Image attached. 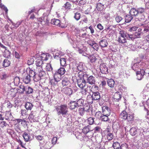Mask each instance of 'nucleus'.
<instances>
[{"instance_id": "obj_15", "label": "nucleus", "mask_w": 149, "mask_h": 149, "mask_svg": "<svg viewBox=\"0 0 149 149\" xmlns=\"http://www.w3.org/2000/svg\"><path fill=\"white\" fill-rule=\"evenodd\" d=\"M87 83L90 84H95V78L93 76H90L87 78Z\"/></svg>"}, {"instance_id": "obj_36", "label": "nucleus", "mask_w": 149, "mask_h": 149, "mask_svg": "<svg viewBox=\"0 0 149 149\" xmlns=\"http://www.w3.org/2000/svg\"><path fill=\"white\" fill-rule=\"evenodd\" d=\"M3 56L6 58H8L10 56V51L7 49V48L5 49V51L3 52Z\"/></svg>"}, {"instance_id": "obj_53", "label": "nucleus", "mask_w": 149, "mask_h": 149, "mask_svg": "<svg viewBox=\"0 0 149 149\" xmlns=\"http://www.w3.org/2000/svg\"><path fill=\"white\" fill-rule=\"evenodd\" d=\"M0 7L1 9H3L5 11L6 14H7L8 11V9L7 7L4 5H3L1 2L0 3Z\"/></svg>"}, {"instance_id": "obj_9", "label": "nucleus", "mask_w": 149, "mask_h": 149, "mask_svg": "<svg viewBox=\"0 0 149 149\" xmlns=\"http://www.w3.org/2000/svg\"><path fill=\"white\" fill-rule=\"evenodd\" d=\"M28 118L31 123L37 122L38 121L36 116L33 113V111L31 112Z\"/></svg>"}, {"instance_id": "obj_19", "label": "nucleus", "mask_w": 149, "mask_h": 149, "mask_svg": "<svg viewBox=\"0 0 149 149\" xmlns=\"http://www.w3.org/2000/svg\"><path fill=\"white\" fill-rule=\"evenodd\" d=\"M84 68L82 64H79L78 65L77 68H74L73 69L74 74H76V72L79 71L84 70Z\"/></svg>"}, {"instance_id": "obj_44", "label": "nucleus", "mask_w": 149, "mask_h": 149, "mask_svg": "<svg viewBox=\"0 0 149 149\" xmlns=\"http://www.w3.org/2000/svg\"><path fill=\"white\" fill-rule=\"evenodd\" d=\"M92 47L93 49L96 51H98L99 49V45L95 42L91 46Z\"/></svg>"}, {"instance_id": "obj_2", "label": "nucleus", "mask_w": 149, "mask_h": 149, "mask_svg": "<svg viewBox=\"0 0 149 149\" xmlns=\"http://www.w3.org/2000/svg\"><path fill=\"white\" fill-rule=\"evenodd\" d=\"M55 109L58 115L61 114L63 116H65L68 111L67 106L65 104H61L60 106H56Z\"/></svg>"}, {"instance_id": "obj_42", "label": "nucleus", "mask_w": 149, "mask_h": 149, "mask_svg": "<svg viewBox=\"0 0 149 149\" xmlns=\"http://www.w3.org/2000/svg\"><path fill=\"white\" fill-rule=\"evenodd\" d=\"M12 114L11 112L9 111H6L5 116V118L6 120H8L11 118Z\"/></svg>"}, {"instance_id": "obj_11", "label": "nucleus", "mask_w": 149, "mask_h": 149, "mask_svg": "<svg viewBox=\"0 0 149 149\" xmlns=\"http://www.w3.org/2000/svg\"><path fill=\"white\" fill-rule=\"evenodd\" d=\"M35 87L37 88L36 90V92H38L39 93L42 92L44 93H50V90L48 89L47 88H46L45 89H44L42 91L41 90V89L42 88L41 86L39 87L38 86H36Z\"/></svg>"}, {"instance_id": "obj_31", "label": "nucleus", "mask_w": 149, "mask_h": 149, "mask_svg": "<svg viewBox=\"0 0 149 149\" xmlns=\"http://www.w3.org/2000/svg\"><path fill=\"white\" fill-rule=\"evenodd\" d=\"M77 106L76 103L75 101H71L69 104L70 108L71 109H74L77 107Z\"/></svg>"}, {"instance_id": "obj_4", "label": "nucleus", "mask_w": 149, "mask_h": 149, "mask_svg": "<svg viewBox=\"0 0 149 149\" xmlns=\"http://www.w3.org/2000/svg\"><path fill=\"white\" fill-rule=\"evenodd\" d=\"M119 36L118 39V42L121 44H123L127 42L125 38L129 36V34L123 30H121L119 33Z\"/></svg>"}, {"instance_id": "obj_16", "label": "nucleus", "mask_w": 149, "mask_h": 149, "mask_svg": "<svg viewBox=\"0 0 149 149\" xmlns=\"http://www.w3.org/2000/svg\"><path fill=\"white\" fill-rule=\"evenodd\" d=\"M75 135L77 139H79L81 141L84 140L85 136L82 135L81 133L78 132H75Z\"/></svg>"}, {"instance_id": "obj_18", "label": "nucleus", "mask_w": 149, "mask_h": 149, "mask_svg": "<svg viewBox=\"0 0 149 149\" xmlns=\"http://www.w3.org/2000/svg\"><path fill=\"white\" fill-rule=\"evenodd\" d=\"M22 136L26 142H28L30 140L31 136L30 135L26 132H24Z\"/></svg>"}, {"instance_id": "obj_43", "label": "nucleus", "mask_w": 149, "mask_h": 149, "mask_svg": "<svg viewBox=\"0 0 149 149\" xmlns=\"http://www.w3.org/2000/svg\"><path fill=\"white\" fill-rule=\"evenodd\" d=\"M84 103V100L83 99H80L78 100L76 102L77 106L78 107L82 106Z\"/></svg>"}, {"instance_id": "obj_50", "label": "nucleus", "mask_w": 149, "mask_h": 149, "mask_svg": "<svg viewBox=\"0 0 149 149\" xmlns=\"http://www.w3.org/2000/svg\"><path fill=\"white\" fill-rule=\"evenodd\" d=\"M90 62L91 63H93L95 62L97 60L96 57L94 55L90 56L89 58Z\"/></svg>"}, {"instance_id": "obj_45", "label": "nucleus", "mask_w": 149, "mask_h": 149, "mask_svg": "<svg viewBox=\"0 0 149 149\" xmlns=\"http://www.w3.org/2000/svg\"><path fill=\"white\" fill-rule=\"evenodd\" d=\"M102 114L101 111H98L95 114V117L96 118L100 119H101L102 116Z\"/></svg>"}, {"instance_id": "obj_37", "label": "nucleus", "mask_w": 149, "mask_h": 149, "mask_svg": "<svg viewBox=\"0 0 149 149\" xmlns=\"http://www.w3.org/2000/svg\"><path fill=\"white\" fill-rule=\"evenodd\" d=\"M10 64V61L7 59L4 60L3 62V66L5 67L9 66Z\"/></svg>"}, {"instance_id": "obj_48", "label": "nucleus", "mask_w": 149, "mask_h": 149, "mask_svg": "<svg viewBox=\"0 0 149 149\" xmlns=\"http://www.w3.org/2000/svg\"><path fill=\"white\" fill-rule=\"evenodd\" d=\"M109 116V115H106V114H102V116L101 118L102 121H107L108 120V116Z\"/></svg>"}, {"instance_id": "obj_64", "label": "nucleus", "mask_w": 149, "mask_h": 149, "mask_svg": "<svg viewBox=\"0 0 149 149\" xmlns=\"http://www.w3.org/2000/svg\"><path fill=\"white\" fill-rule=\"evenodd\" d=\"M120 148L121 149H129L126 143L121 144Z\"/></svg>"}, {"instance_id": "obj_47", "label": "nucleus", "mask_w": 149, "mask_h": 149, "mask_svg": "<svg viewBox=\"0 0 149 149\" xmlns=\"http://www.w3.org/2000/svg\"><path fill=\"white\" fill-rule=\"evenodd\" d=\"M81 16L80 13L77 12L75 13L74 17L77 21H78L80 19Z\"/></svg>"}, {"instance_id": "obj_62", "label": "nucleus", "mask_w": 149, "mask_h": 149, "mask_svg": "<svg viewBox=\"0 0 149 149\" xmlns=\"http://www.w3.org/2000/svg\"><path fill=\"white\" fill-rule=\"evenodd\" d=\"M14 83L16 84H19L20 82V79L19 77H15L14 79Z\"/></svg>"}, {"instance_id": "obj_22", "label": "nucleus", "mask_w": 149, "mask_h": 149, "mask_svg": "<svg viewBox=\"0 0 149 149\" xmlns=\"http://www.w3.org/2000/svg\"><path fill=\"white\" fill-rule=\"evenodd\" d=\"M126 120L128 122L132 121L134 119V114L132 113H128Z\"/></svg>"}, {"instance_id": "obj_5", "label": "nucleus", "mask_w": 149, "mask_h": 149, "mask_svg": "<svg viewBox=\"0 0 149 149\" xmlns=\"http://www.w3.org/2000/svg\"><path fill=\"white\" fill-rule=\"evenodd\" d=\"M139 16L138 17V19L140 21H143L145 20V16L142 14L145 12L146 9L144 8L139 7L137 9Z\"/></svg>"}, {"instance_id": "obj_35", "label": "nucleus", "mask_w": 149, "mask_h": 149, "mask_svg": "<svg viewBox=\"0 0 149 149\" xmlns=\"http://www.w3.org/2000/svg\"><path fill=\"white\" fill-rule=\"evenodd\" d=\"M25 107L27 110H31L33 107V105L31 103L27 102L25 104Z\"/></svg>"}, {"instance_id": "obj_41", "label": "nucleus", "mask_w": 149, "mask_h": 149, "mask_svg": "<svg viewBox=\"0 0 149 149\" xmlns=\"http://www.w3.org/2000/svg\"><path fill=\"white\" fill-rule=\"evenodd\" d=\"M65 72V69L61 67L58 70L57 73L61 75L64 74Z\"/></svg>"}, {"instance_id": "obj_14", "label": "nucleus", "mask_w": 149, "mask_h": 149, "mask_svg": "<svg viewBox=\"0 0 149 149\" xmlns=\"http://www.w3.org/2000/svg\"><path fill=\"white\" fill-rule=\"evenodd\" d=\"M102 112L103 114L107 115H110L111 113L110 109L106 106H103L102 107Z\"/></svg>"}, {"instance_id": "obj_29", "label": "nucleus", "mask_w": 149, "mask_h": 149, "mask_svg": "<svg viewBox=\"0 0 149 149\" xmlns=\"http://www.w3.org/2000/svg\"><path fill=\"white\" fill-rule=\"evenodd\" d=\"M91 90L93 93H99L98 87L96 86H93L91 87Z\"/></svg>"}, {"instance_id": "obj_7", "label": "nucleus", "mask_w": 149, "mask_h": 149, "mask_svg": "<svg viewBox=\"0 0 149 149\" xmlns=\"http://www.w3.org/2000/svg\"><path fill=\"white\" fill-rule=\"evenodd\" d=\"M100 69L102 74H107L108 73V68L104 63H102L100 64Z\"/></svg>"}, {"instance_id": "obj_20", "label": "nucleus", "mask_w": 149, "mask_h": 149, "mask_svg": "<svg viewBox=\"0 0 149 149\" xmlns=\"http://www.w3.org/2000/svg\"><path fill=\"white\" fill-rule=\"evenodd\" d=\"M130 13L132 16H137L138 17L139 16L137 9L134 8H132L131 9L130 12Z\"/></svg>"}, {"instance_id": "obj_49", "label": "nucleus", "mask_w": 149, "mask_h": 149, "mask_svg": "<svg viewBox=\"0 0 149 149\" xmlns=\"http://www.w3.org/2000/svg\"><path fill=\"white\" fill-rule=\"evenodd\" d=\"M61 65L63 66H65L66 65V60L64 58H62L60 59Z\"/></svg>"}, {"instance_id": "obj_56", "label": "nucleus", "mask_w": 149, "mask_h": 149, "mask_svg": "<svg viewBox=\"0 0 149 149\" xmlns=\"http://www.w3.org/2000/svg\"><path fill=\"white\" fill-rule=\"evenodd\" d=\"M89 131L90 130L88 126L85 127L82 130V132L85 134H87Z\"/></svg>"}, {"instance_id": "obj_24", "label": "nucleus", "mask_w": 149, "mask_h": 149, "mask_svg": "<svg viewBox=\"0 0 149 149\" xmlns=\"http://www.w3.org/2000/svg\"><path fill=\"white\" fill-rule=\"evenodd\" d=\"M31 77L28 74H26L25 77L23 78V82L26 84H28L31 81Z\"/></svg>"}, {"instance_id": "obj_39", "label": "nucleus", "mask_w": 149, "mask_h": 149, "mask_svg": "<svg viewBox=\"0 0 149 149\" xmlns=\"http://www.w3.org/2000/svg\"><path fill=\"white\" fill-rule=\"evenodd\" d=\"M71 6L72 5L70 2H67L64 4V6H63V7H64L65 9L69 10L71 9Z\"/></svg>"}, {"instance_id": "obj_60", "label": "nucleus", "mask_w": 149, "mask_h": 149, "mask_svg": "<svg viewBox=\"0 0 149 149\" xmlns=\"http://www.w3.org/2000/svg\"><path fill=\"white\" fill-rule=\"evenodd\" d=\"M79 114L81 115H83L85 111L83 108H80L79 109Z\"/></svg>"}, {"instance_id": "obj_59", "label": "nucleus", "mask_w": 149, "mask_h": 149, "mask_svg": "<svg viewBox=\"0 0 149 149\" xmlns=\"http://www.w3.org/2000/svg\"><path fill=\"white\" fill-rule=\"evenodd\" d=\"M33 80L35 82H37L39 80H40L41 78V77H40L39 75H36L33 77Z\"/></svg>"}, {"instance_id": "obj_27", "label": "nucleus", "mask_w": 149, "mask_h": 149, "mask_svg": "<svg viewBox=\"0 0 149 149\" xmlns=\"http://www.w3.org/2000/svg\"><path fill=\"white\" fill-rule=\"evenodd\" d=\"M108 85L111 88H113L115 85V81L113 79H109L107 81Z\"/></svg>"}, {"instance_id": "obj_1", "label": "nucleus", "mask_w": 149, "mask_h": 149, "mask_svg": "<svg viewBox=\"0 0 149 149\" xmlns=\"http://www.w3.org/2000/svg\"><path fill=\"white\" fill-rule=\"evenodd\" d=\"M25 92L26 93H32L33 92V88L30 86H24L21 85L19 87L18 90L17 88L10 89L9 88V93H22Z\"/></svg>"}, {"instance_id": "obj_23", "label": "nucleus", "mask_w": 149, "mask_h": 149, "mask_svg": "<svg viewBox=\"0 0 149 149\" xmlns=\"http://www.w3.org/2000/svg\"><path fill=\"white\" fill-rule=\"evenodd\" d=\"M83 109L85 112L86 111L87 113H89L90 111H91V113L92 112V109L88 104H86L84 105L83 106Z\"/></svg>"}, {"instance_id": "obj_63", "label": "nucleus", "mask_w": 149, "mask_h": 149, "mask_svg": "<svg viewBox=\"0 0 149 149\" xmlns=\"http://www.w3.org/2000/svg\"><path fill=\"white\" fill-rule=\"evenodd\" d=\"M115 19L118 23H119L122 20V18L121 17L118 15L116 17Z\"/></svg>"}, {"instance_id": "obj_58", "label": "nucleus", "mask_w": 149, "mask_h": 149, "mask_svg": "<svg viewBox=\"0 0 149 149\" xmlns=\"http://www.w3.org/2000/svg\"><path fill=\"white\" fill-rule=\"evenodd\" d=\"M35 74V72L32 70H31L29 71V74H28V75L31 78H33Z\"/></svg>"}, {"instance_id": "obj_55", "label": "nucleus", "mask_w": 149, "mask_h": 149, "mask_svg": "<svg viewBox=\"0 0 149 149\" xmlns=\"http://www.w3.org/2000/svg\"><path fill=\"white\" fill-rule=\"evenodd\" d=\"M143 38L144 41L148 42L149 41V33H147L145 34L143 36Z\"/></svg>"}, {"instance_id": "obj_17", "label": "nucleus", "mask_w": 149, "mask_h": 149, "mask_svg": "<svg viewBox=\"0 0 149 149\" xmlns=\"http://www.w3.org/2000/svg\"><path fill=\"white\" fill-rule=\"evenodd\" d=\"M36 64L37 66L36 68L40 67L41 68L45 66H44V63H43L42 61L40 59L37 60L36 61Z\"/></svg>"}, {"instance_id": "obj_46", "label": "nucleus", "mask_w": 149, "mask_h": 149, "mask_svg": "<svg viewBox=\"0 0 149 149\" xmlns=\"http://www.w3.org/2000/svg\"><path fill=\"white\" fill-rule=\"evenodd\" d=\"M104 6L102 4L99 3L97 4L96 5V8L98 11H100L103 8Z\"/></svg>"}, {"instance_id": "obj_30", "label": "nucleus", "mask_w": 149, "mask_h": 149, "mask_svg": "<svg viewBox=\"0 0 149 149\" xmlns=\"http://www.w3.org/2000/svg\"><path fill=\"white\" fill-rule=\"evenodd\" d=\"M76 74H78V75L80 78L79 79L83 78L84 75L86 74V73L84 72V70L76 72Z\"/></svg>"}, {"instance_id": "obj_12", "label": "nucleus", "mask_w": 149, "mask_h": 149, "mask_svg": "<svg viewBox=\"0 0 149 149\" xmlns=\"http://www.w3.org/2000/svg\"><path fill=\"white\" fill-rule=\"evenodd\" d=\"M36 71L38 73L39 76L41 77L45 76L46 75V73L43 70L42 68H41L40 67L36 68Z\"/></svg>"}, {"instance_id": "obj_6", "label": "nucleus", "mask_w": 149, "mask_h": 149, "mask_svg": "<svg viewBox=\"0 0 149 149\" xmlns=\"http://www.w3.org/2000/svg\"><path fill=\"white\" fill-rule=\"evenodd\" d=\"M61 75L58 73H56L54 74V80L52 79L51 80L49 81L50 84L52 86L55 85V83L54 82V81H55L57 83L58 82L60 81L61 79Z\"/></svg>"}, {"instance_id": "obj_33", "label": "nucleus", "mask_w": 149, "mask_h": 149, "mask_svg": "<svg viewBox=\"0 0 149 149\" xmlns=\"http://www.w3.org/2000/svg\"><path fill=\"white\" fill-rule=\"evenodd\" d=\"M112 146L114 149H121V146L120 143L118 142H114Z\"/></svg>"}, {"instance_id": "obj_10", "label": "nucleus", "mask_w": 149, "mask_h": 149, "mask_svg": "<svg viewBox=\"0 0 149 149\" xmlns=\"http://www.w3.org/2000/svg\"><path fill=\"white\" fill-rule=\"evenodd\" d=\"M99 45L101 48L107 47L108 45V43L107 40L102 38V40L99 42Z\"/></svg>"}, {"instance_id": "obj_57", "label": "nucleus", "mask_w": 149, "mask_h": 149, "mask_svg": "<svg viewBox=\"0 0 149 149\" xmlns=\"http://www.w3.org/2000/svg\"><path fill=\"white\" fill-rule=\"evenodd\" d=\"M106 134H109L113 133V131L111 128L109 126H108L105 130Z\"/></svg>"}, {"instance_id": "obj_28", "label": "nucleus", "mask_w": 149, "mask_h": 149, "mask_svg": "<svg viewBox=\"0 0 149 149\" xmlns=\"http://www.w3.org/2000/svg\"><path fill=\"white\" fill-rule=\"evenodd\" d=\"M61 92L64 93H72V91L69 88H64L61 90Z\"/></svg>"}, {"instance_id": "obj_34", "label": "nucleus", "mask_w": 149, "mask_h": 149, "mask_svg": "<svg viewBox=\"0 0 149 149\" xmlns=\"http://www.w3.org/2000/svg\"><path fill=\"white\" fill-rule=\"evenodd\" d=\"M51 23L52 24L58 26L60 24V21L58 19H54L51 20Z\"/></svg>"}, {"instance_id": "obj_26", "label": "nucleus", "mask_w": 149, "mask_h": 149, "mask_svg": "<svg viewBox=\"0 0 149 149\" xmlns=\"http://www.w3.org/2000/svg\"><path fill=\"white\" fill-rule=\"evenodd\" d=\"M130 133L132 136L135 135L137 133V130L134 127H132L130 130Z\"/></svg>"}, {"instance_id": "obj_40", "label": "nucleus", "mask_w": 149, "mask_h": 149, "mask_svg": "<svg viewBox=\"0 0 149 149\" xmlns=\"http://www.w3.org/2000/svg\"><path fill=\"white\" fill-rule=\"evenodd\" d=\"M125 22L128 23L130 22L131 20L133 18V17L130 14V15H126L125 17Z\"/></svg>"}, {"instance_id": "obj_54", "label": "nucleus", "mask_w": 149, "mask_h": 149, "mask_svg": "<svg viewBox=\"0 0 149 149\" xmlns=\"http://www.w3.org/2000/svg\"><path fill=\"white\" fill-rule=\"evenodd\" d=\"M94 122V118L90 117L88 119V123L90 125L93 124Z\"/></svg>"}, {"instance_id": "obj_51", "label": "nucleus", "mask_w": 149, "mask_h": 149, "mask_svg": "<svg viewBox=\"0 0 149 149\" xmlns=\"http://www.w3.org/2000/svg\"><path fill=\"white\" fill-rule=\"evenodd\" d=\"M107 135V140L109 141H111L113 138V133L109 134H106Z\"/></svg>"}, {"instance_id": "obj_61", "label": "nucleus", "mask_w": 149, "mask_h": 149, "mask_svg": "<svg viewBox=\"0 0 149 149\" xmlns=\"http://www.w3.org/2000/svg\"><path fill=\"white\" fill-rule=\"evenodd\" d=\"M8 76H7V74L5 73H3L0 76V78L1 80L5 79Z\"/></svg>"}, {"instance_id": "obj_3", "label": "nucleus", "mask_w": 149, "mask_h": 149, "mask_svg": "<svg viewBox=\"0 0 149 149\" xmlns=\"http://www.w3.org/2000/svg\"><path fill=\"white\" fill-rule=\"evenodd\" d=\"M136 66H138L137 64H134L132 68V69L136 71V74L137 79L140 80L143 78L145 73L148 74L147 71L148 70H146V72L143 69H140V71H137V69L136 68Z\"/></svg>"}, {"instance_id": "obj_32", "label": "nucleus", "mask_w": 149, "mask_h": 149, "mask_svg": "<svg viewBox=\"0 0 149 149\" xmlns=\"http://www.w3.org/2000/svg\"><path fill=\"white\" fill-rule=\"evenodd\" d=\"M121 97L120 94H114L113 97L115 101H118L121 98Z\"/></svg>"}, {"instance_id": "obj_13", "label": "nucleus", "mask_w": 149, "mask_h": 149, "mask_svg": "<svg viewBox=\"0 0 149 149\" xmlns=\"http://www.w3.org/2000/svg\"><path fill=\"white\" fill-rule=\"evenodd\" d=\"M63 79L62 81V84L63 86H68L70 85L69 78L65 77L64 75L63 77Z\"/></svg>"}, {"instance_id": "obj_21", "label": "nucleus", "mask_w": 149, "mask_h": 149, "mask_svg": "<svg viewBox=\"0 0 149 149\" xmlns=\"http://www.w3.org/2000/svg\"><path fill=\"white\" fill-rule=\"evenodd\" d=\"M41 59L42 60H47L50 57V55L48 53L42 54L41 56Z\"/></svg>"}, {"instance_id": "obj_38", "label": "nucleus", "mask_w": 149, "mask_h": 149, "mask_svg": "<svg viewBox=\"0 0 149 149\" xmlns=\"http://www.w3.org/2000/svg\"><path fill=\"white\" fill-rule=\"evenodd\" d=\"M100 94H92L91 96L92 99L97 100L100 98Z\"/></svg>"}, {"instance_id": "obj_52", "label": "nucleus", "mask_w": 149, "mask_h": 149, "mask_svg": "<svg viewBox=\"0 0 149 149\" xmlns=\"http://www.w3.org/2000/svg\"><path fill=\"white\" fill-rule=\"evenodd\" d=\"M45 68L47 71H50L52 70L53 68L50 64L47 63L45 66Z\"/></svg>"}, {"instance_id": "obj_25", "label": "nucleus", "mask_w": 149, "mask_h": 149, "mask_svg": "<svg viewBox=\"0 0 149 149\" xmlns=\"http://www.w3.org/2000/svg\"><path fill=\"white\" fill-rule=\"evenodd\" d=\"M128 113L127 112L125 111H123L121 113H120V117L122 119L124 120H126L127 115Z\"/></svg>"}, {"instance_id": "obj_8", "label": "nucleus", "mask_w": 149, "mask_h": 149, "mask_svg": "<svg viewBox=\"0 0 149 149\" xmlns=\"http://www.w3.org/2000/svg\"><path fill=\"white\" fill-rule=\"evenodd\" d=\"M77 83L79 88H83L85 86L86 81L84 78H81L77 80Z\"/></svg>"}]
</instances>
